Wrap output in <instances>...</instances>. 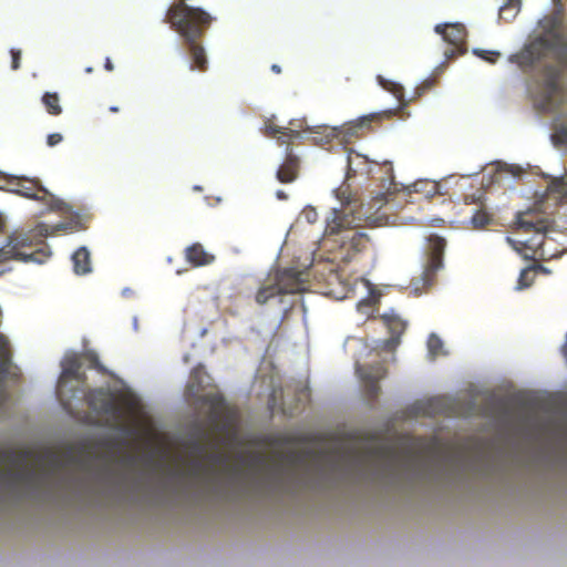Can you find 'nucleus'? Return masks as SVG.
<instances>
[{"label":"nucleus","instance_id":"obj_18","mask_svg":"<svg viewBox=\"0 0 567 567\" xmlns=\"http://www.w3.org/2000/svg\"><path fill=\"white\" fill-rule=\"evenodd\" d=\"M299 171V157L292 152V150H288L285 161L276 172V178L282 184H289L298 178Z\"/></svg>","mask_w":567,"mask_h":567},{"label":"nucleus","instance_id":"obj_58","mask_svg":"<svg viewBox=\"0 0 567 567\" xmlns=\"http://www.w3.org/2000/svg\"><path fill=\"white\" fill-rule=\"evenodd\" d=\"M54 464H55V465H59L60 463H59V462H55Z\"/></svg>","mask_w":567,"mask_h":567},{"label":"nucleus","instance_id":"obj_47","mask_svg":"<svg viewBox=\"0 0 567 567\" xmlns=\"http://www.w3.org/2000/svg\"><path fill=\"white\" fill-rule=\"evenodd\" d=\"M276 197L280 200H286L288 198V195L284 190H277Z\"/></svg>","mask_w":567,"mask_h":567},{"label":"nucleus","instance_id":"obj_2","mask_svg":"<svg viewBox=\"0 0 567 567\" xmlns=\"http://www.w3.org/2000/svg\"><path fill=\"white\" fill-rule=\"evenodd\" d=\"M324 447L326 437L319 433L279 434L270 441L274 458L251 461H393L388 444L375 436L353 442V454L344 457L324 458Z\"/></svg>","mask_w":567,"mask_h":567},{"label":"nucleus","instance_id":"obj_28","mask_svg":"<svg viewBox=\"0 0 567 567\" xmlns=\"http://www.w3.org/2000/svg\"><path fill=\"white\" fill-rule=\"evenodd\" d=\"M41 101L50 115L58 116L62 113L58 93L47 92L43 94Z\"/></svg>","mask_w":567,"mask_h":567},{"label":"nucleus","instance_id":"obj_32","mask_svg":"<svg viewBox=\"0 0 567 567\" xmlns=\"http://www.w3.org/2000/svg\"><path fill=\"white\" fill-rule=\"evenodd\" d=\"M378 82L384 90L391 92L398 99V101H400V102L402 101V99H403L402 85H400L393 81L386 80V79L382 78L381 75L378 76Z\"/></svg>","mask_w":567,"mask_h":567},{"label":"nucleus","instance_id":"obj_8","mask_svg":"<svg viewBox=\"0 0 567 567\" xmlns=\"http://www.w3.org/2000/svg\"><path fill=\"white\" fill-rule=\"evenodd\" d=\"M301 277L302 272L295 268H286L276 271L274 278L262 285L256 292V302L258 305H265L277 296L300 292L305 285Z\"/></svg>","mask_w":567,"mask_h":567},{"label":"nucleus","instance_id":"obj_50","mask_svg":"<svg viewBox=\"0 0 567 567\" xmlns=\"http://www.w3.org/2000/svg\"><path fill=\"white\" fill-rule=\"evenodd\" d=\"M435 446V442L434 441H431L426 447L429 449H433Z\"/></svg>","mask_w":567,"mask_h":567},{"label":"nucleus","instance_id":"obj_11","mask_svg":"<svg viewBox=\"0 0 567 567\" xmlns=\"http://www.w3.org/2000/svg\"><path fill=\"white\" fill-rule=\"evenodd\" d=\"M82 393L87 406L96 414L106 416L113 423H121L124 419V409L117 399L107 390L93 389L87 392L79 390Z\"/></svg>","mask_w":567,"mask_h":567},{"label":"nucleus","instance_id":"obj_55","mask_svg":"<svg viewBox=\"0 0 567 567\" xmlns=\"http://www.w3.org/2000/svg\"><path fill=\"white\" fill-rule=\"evenodd\" d=\"M472 174H463V177H471Z\"/></svg>","mask_w":567,"mask_h":567},{"label":"nucleus","instance_id":"obj_13","mask_svg":"<svg viewBox=\"0 0 567 567\" xmlns=\"http://www.w3.org/2000/svg\"><path fill=\"white\" fill-rule=\"evenodd\" d=\"M426 265L422 272L421 279L423 280L424 287H430L435 281V275L439 269L443 266V252L445 249V239L431 234L426 237Z\"/></svg>","mask_w":567,"mask_h":567},{"label":"nucleus","instance_id":"obj_31","mask_svg":"<svg viewBox=\"0 0 567 567\" xmlns=\"http://www.w3.org/2000/svg\"><path fill=\"white\" fill-rule=\"evenodd\" d=\"M265 134L269 137H276L278 134H284L285 136H300L299 132L296 130L281 127L275 125L274 123H267L265 125Z\"/></svg>","mask_w":567,"mask_h":567},{"label":"nucleus","instance_id":"obj_38","mask_svg":"<svg viewBox=\"0 0 567 567\" xmlns=\"http://www.w3.org/2000/svg\"><path fill=\"white\" fill-rule=\"evenodd\" d=\"M9 475L12 476L13 481H16V482H24V481H30L32 478V474L29 472H24V471H20L16 474H9Z\"/></svg>","mask_w":567,"mask_h":567},{"label":"nucleus","instance_id":"obj_20","mask_svg":"<svg viewBox=\"0 0 567 567\" xmlns=\"http://www.w3.org/2000/svg\"><path fill=\"white\" fill-rule=\"evenodd\" d=\"M396 114L394 110H385L378 113H371L369 115L360 117L358 121L351 124L349 131L351 134L357 136L363 135L365 130H369L373 122H380L382 120H390Z\"/></svg>","mask_w":567,"mask_h":567},{"label":"nucleus","instance_id":"obj_40","mask_svg":"<svg viewBox=\"0 0 567 567\" xmlns=\"http://www.w3.org/2000/svg\"><path fill=\"white\" fill-rule=\"evenodd\" d=\"M532 266H533L534 270L536 271V275H538V274L549 275L550 274V270L540 264H533Z\"/></svg>","mask_w":567,"mask_h":567},{"label":"nucleus","instance_id":"obj_37","mask_svg":"<svg viewBox=\"0 0 567 567\" xmlns=\"http://www.w3.org/2000/svg\"><path fill=\"white\" fill-rule=\"evenodd\" d=\"M63 137L60 133H51L47 137V144L53 147L62 142Z\"/></svg>","mask_w":567,"mask_h":567},{"label":"nucleus","instance_id":"obj_44","mask_svg":"<svg viewBox=\"0 0 567 567\" xmlns=\"http://www.w3.org/2000/svg\"><path fill=\"white\" fill-rule=\"evenodd\" d=\"M467 463H463V470H462V473H463V493L465 492V486H466V474H467V467L465 466Z\"/></svg>","mask_w":567,"mask_h":567},{"label":"nucleus","instance_id":"obj_25","mask_svg":"<svg viewBox=\"0 0 567 567\" xmlns=\"http://www.w3.org/2000/svg\"><path fill=\"white\" fill-rule=\"evenodd\" d=\"M555 9L553 14L545 20L544 28L548 30H561L567 28V24L563 23L564 16V0H553Z\"/></svg>","mask_w":567,"mask_h":567},{"label":"nucleus","instance_id":"obj_4","mask_svg":"<svg viewBox=\"0 0 567 567\" xmlns=\"http://www.w3.org/2000/svg\"><path fill=\"white\" fill-rule=\"evenodd\" d=\"M162 465L163 463H155ZM192 473L203 475L208 481H216L218 472H226L230 475H239L243 472L261 473H296L300 471H327V465H333L337 470L339 465H348L347 470H364V465L372 463H188ZM374 465H385L383 470L395 472L402 470L400 465H416V463H373ZM420 463H417L419 465Z\"/></svg>","mask_w":567,"mask_h":567},{"label":"nucleus","instance_id":"obj_54","mask_svg":"<svg viewBox=\"0 0 567 567\" xmlns=\"http://www.w3.org/2000/svg\"><path fill=\"white\" fill-rule=\"evenodd\" d=\"M92 71H93V69L91 66L85 69V72H87V73H91Z\"/></svg>","mask_w":567,"mask_h":567},{"label":"nucleus","instance_id":"obj_3","mask_svg":"<svg viewBox=\"0 0 567 567\" xmlns=\"http://www.w3.org/2000/svg\"><path fill=\"white\" fill-rule=\"evenodd\" d=\"M214 18L199 7L187 4V0H176L166 12L163 20L183 39L189 54V69L206 72L208 60L202 39L210 27Z\"/></svg>","mask_w":567,"mask_h":567},{"label":"nucleus","instance_id":"obj_10","mask_svg":"<svg viewBox=\"0 0 567 567\" xmlns=\"http://www.w3.org/2000/svg\"><path fill=\"white\" fill-rule=\"evenodd\" d=\"M83 362L76 353L68 354L61 362V374L56 385V395L63 405H69L71 399L78 398L80 389H69L70 381H76L79 383L85 382V374L81 371Z\"/></svg>","mask_w":567,"mask_h":567},{"label":"nucleus","instance_id":"obj_12","mask_svg":"<svg viewBox=\"0 0 567 567\" xmlns=\"http://www.w3.org/2000/svg\"><path fill=\"white\" fill-rule=\"evenodd\" d=\"M0 461H78L71 456L62 457L54 446L23 445L10 449Z\"/></svg>","mask_w":567,"mask_h":567},{"label":"nucleus","instance_id":"obj_1","mask_svg":"<svg viewBox=\"0 0 567 567\" xmlns=\"http://www.w3.org/2000/svg\"><path fill=\"white\" fill-rule=\"evenodd\" d=\"M545 52L550 53L555 63H544L537 70L536 95L543 110H554L563 106L567 100V28H544V34L520 52L512 54L509 61L525 71L534 66Z\"/></svg>","mask_w":567,"mask_h":567},{"label":"nucleus","instance_id":"obj_42","mask_svg":"<svg viewBox=\"0 0 567 567\" xmlns=\"http://www.w3.org/2000/svg\"><path fill=\"white\" fill-rule=\"evenodd\" d=\"M486 53H487L488 55H486V56L484 55L483 58H484L485 60H487L488 62H492V63L496 62V60H497V59L499 58V55H501L498 52H486Z\"/></svg>","mask_w":567,"mask_h":567},{"label":"nucleus","instance_id":"obj_15","mask_svg":"<svg viewBox=\"0 0 567 567\" xmlns=\"http://www.w3.org/2000/svg\"><path fill=\"white\" fill-rule=\"evenodd\" d=\"M355 371L364 384L367 398L370 401H375L381 391L379 382L385 378L386 368L383 363L377 362L374 364H358Z\"/></svg>","mask_w":567,"mask_h":567},{"label":"nucleus","instance_id":"obj_57","mask_svg":"<svg viewBox=\"0 0 567 567\" xmlns=\"http://www.w3.org/2000/svg\"><path fill=\"white\" fill-rule=\"evenodd\" d=\"M24 464H25V465H29L30 463H29V462H25Z\"/></svg>","mask_w":567,"mask_h":567},{"label":"nucleus","instance_id":"obj_53","mask_svg":"<svg viewBox=\"0 0 567 567\" xmlns=\"http://www.w3.org/2000/svg\"><path fill=\"white\" fill-rule=\"evenodd\" d=\"M481 465H496L497 463H488V462H485V463H480Z\"/></svg>","mask_w":567,"mask_h":567},{"label":"nucleus","instance_id":"obj_30","mask_svg":"<svg viewBox=\"0 0 567 567\" xmlns=\"http://www.w3.org/2000/svg\"><path fill=\"white\" fill-rule=\"evenodd\" d=\"M536 276H537L536 271L534 270L532 265L524 268L520 271L518 280H517V289L522 290V289L529 288L534 284Z\"/></svg>","mask_w":567,"mask_h":567},{"label":"nucleus","instance_id":"obj_34","mask_svg":"<svg viewBox=\"0 0 567 567\" xmlns=\"http://www.w3.org/2000/svg\"><path fill=\"white\" fill-rule=\"evenodd\" d=\"M23 176H3L4 185H0V189L12 192L16 194L14 188H20Z\"/></svg>","mask_w":567,"mask_h":567},{"label":"nucleus","instance_id":"obj_41","mask_svg":"<svg viewBox=\"0 0 567 567\" xmlns=\"http://www.w3.org/2000/svg\"><path fill=\"white\" fill-rule=\"evenodd\" d=\"M305 217L309 223H315L317 219V212L315 209L306 210Z\"/></svg>","mask_w":567,"mask_h":567},{"label":"nucleus","instance_id":"obj_36","mask_svg":"<svg viewBox=\"0 0 567 567\" xmlns=\"http://www.w3.org/2000/svg\"><path fill=\"white\" fill-rule=\"evenodd\" d=\"M10 53H11V58H12L11 69L16 71L20 68L22 53H21V50H19V49H11Z\"/></svg>","mask_w":567,"mask_h":567},{"label":"nucleus","instance_id":"obj_5","mask_svg":"<svg viewBox=\"0 0 567 567\" xmlns=\"http://www.w3.org/2000/svg\"><path fill=\"white\" fill-rule=\"evenodd\" d=\"M200 403L206 411L205 429H197L188 461H228L223 457L206 458L209 449L217 445L220 436L229 434L236 421V412L227 405L223 395L218 393L205 394L200 398ZM127 461H135L128 458ZM175 461H184L176 458Z\"/></svg>","mask_w":567,"mask_h":567},{"label":"nucleus","instance_id":"obj_27","mask_svg":"<svg viewBox=\"0 0 567 567\" xmlns=\"http://www.w3.org/2000/svg\"><path fill=\"white\" fill-rule=\"evenodd\" d=\"M411 193L423 195L425 198H430L437 194V184L433 181H417L411 185Z\"/></svg>","mask_w":567,"mask_h":567},{"label":"nucleus","instance_id":"obj_51","mask_svg":"<svg viewBox=\"0 0 567 567\" xmlns=\"http://www.w3.org/2000/svg\"><path fill=\"white\" fill-rule=\"evenodd\" d=\"M110 111H111V112H114V113H115V112H118V107H117V106H111V107H110Z\"/></svg>","mask_w":567,"mask_h":567},{"label":"nucleus","instance_id":"obj_33","mask_svg":"<svg viewBox=\"0 0 567 567\" xmlns=\"http://www.w3.org/2000/svg\"><path fill=\"white\" fill-rule=\"evenodd\" d=\"M81 361L86 363L89 368L95 369L99 372L104 373L105 368L101 364L99 355L93 351H86L82 355H80Z\"/></svg>","mask_w":567,"mask_h":567},{"label":"nucleus","instance_id":"obj_39","mask_svg":"<svg viewBox=\"0 0 567 567\" xmlns=\"http://www.w3.org/2000/svg\"><path fill=\"white\" fill-rule=\"evenodd\" d=\"M276 137H277L278 143H279L280 145H285V144H286L287 146H289V145H290V141H291L292 138H297L298 136H285L284 134H279V136H276ZM288 150H291V148H290V147H287V151H288Z\"/></svg>","mask_w":567,"mask_h":567},{"label":"nucleus","instance_id":"obj_16","mask_svg":"<svg viewBox=\"0 0 567 567\" xmlns=\"http://www.w3.org/2000/svg\"><path fill=\"white\" fill-rule=\"evenodd\" d=\"M485 199V190L480 188L475 194L472 195H463L464 204H475L476 207L472 212V216L468 220L472 229H483L486 226L491 225L493 221V215L486 209L484 204Z\"/></svg>","mask_w":567,"mask_h":567},{"label":"nucleus","instance_id":"obj_19","mask_svg":"<svg viewBox=\"0 0 567 567\" xmlns=\"http://www.w3.org/2000/svg\"><path fill=\"white\" fill-rule=\"evenodd\" d=\"M415 408L417 411L430 416L437 414L450 415L453 412L452 403L445 396L432 398L425 402L419 403Z\"/></svg>","mask_w":567,"mask_h":567},{"label":"nucleus","instance_id":"obj_22","mask_svg":"<svg viewBox=\"0 0 567 567\" xmlns=\"http://www.w3.org/2000/svg\"><path fill=\"white\" fill-rule=\"evenodd\" d=\"M546 196L559 203H567V175L553 178L546 188Z\"/></svg>","mask_w":567,"mask_h":567},{"label":"nucleus","instance_id":"obj_17","mask_svg":"<svg viewBox=\"0 0 567 567\" xmlns=\"http://www.w3.org/2000/svg\"><path fill=\"white\" fill-rule=\"evenodd\" d=\"M435 31L446 43L452 45L450 50L444 51L445 56L447 59L455 58L461 52V24H437Z\"/></svg>","mask_w":567,"mask_h":567},{"label":"nucleus","instance_id":"obj_46","mask_svg":"<svg viewBox=\"0 0 567 567\" xmlns=\"http://www.w3.org/2000/svg\"><path fill=\"white\" fill-rule=\"evenodd\" d=\"M347 162H348V169L354 171V168L352 167V162H353V153L352 152L349 153Z\"/></svg>","mask_w":567,"mask_h":567},{"label":"nucleus","instance_id":"obj_52","mask_svg":"<svg viewBox=\"0 0 567 567\" xmlns=\"http://www.w3.org/2000/svg\"><path fill=\"white\" fill-rule=\"evenodd\" d=\"M417 447H424L423 442L421 440H417Z\"/></svg>","mask_w":567,"mask_h":567},{"label":"nucleus","instance_id":"obj_26","mask_svg":"<svg viewBox=\"0 0 567 567\" xmlns=\"http://www.w3.org/2000/svg\"><path fill=\"white\" fill-rule=\"evenodd\" d=\"M522 8V0H507L498 11V17L504 22H512L517 14L519 13Z\"/></svg>","mask_w":567,"mask_h":567},{"label":"nucleus","instance_id":"obj_43","mask_svg":"<svg viewBox=\"0 0 567 567\" xmlns=\"http://www.w3.org/2000/svg\"><path fill=\"white\" fill-rule=\"evenodd\" d=\"M7 230V219L3 214L0 213V235H3Z\"/></svg>","mask_w":567,"mask_h":567},{"label":"nucleus","instance_id":"obj_24","mask_svg":"<svg viewBox=\"0 0 567 567\" xmlns=\"http://www.w3.org/2000/svg\"><path fill=\"white\" fill-rule=\"evenodd\" d=\"M73 269L78 275L91 272V257L85 247H80L72 256Z\"/></svg>","mask_w":567,"mask_h":567},{"label":"nucleus","instance_id":"obj_48","mask_svg":"<svg viewBox=\"0 0 567 567\" xmlns=\"http://www.w3.org/2000/svg\"><path fill=\"white\" fill-rule=\"evenodd\" d=\"M271 70H272L275 73H277V74H279V73L281 72L280 66H279V65H277V64H272V65H271Z\"/></svg>","mask_w":567,"mask_h":567},{"label":"nucleus","instance_id":"obj_56","mask_svg":"<svg viewBox=\"0 0 567 567\" xmlns=\"http://www.w3.org/2000/svg\"><path fill=\"white\" fill-rule=\"evenodd\" d=\"M3 176H4V175L0 172V177H2V178H3Z\"/></svg>","mask_w":567,"mask_h":567},{"label":"nucleus","instance_id":"obj_6","mask_svg":"<svg viewBox=\"0 0 567 567\" xmlns=\"http://www.w3.org/2000/svg\"><path fill=\"white\" fill-rule=\"evenodd\" d=\"M550 228L551 225L547 219L524 213L517 218L516 231L520 236L530 235V237H506V241L525 259L550 258L556 255L546 250L548 240H551L548 235Z\"/></svg>","mask_w":567,"mask_h":567},{"label":"nucleus","instance_id":"obj_35","mask_svg":"<svg viewBox=\"0 0 567 567\" xmlns=\"http://www.w3.org/2000/svg\"><path fill=\"white\" fill-rule=\"evenodd\" d=\"M551 138L556 145L567 146V124L557 127Z\"/></svg>","mask_w":567,"mask_h":567},{"label":"nucleus","instance_id":"obj_45","mask_svg":"<svg viewBox=\"0 0 567 567\" xmlns=\"http://www.w3.org/2000/svg\"><path fill=\"white\" fill-rule=\"evenodd\" d=\"M104 68H105V70H107L109 72H111V71H113V70H114V65H113V63H112V61H111V59H110V58H106L105 63H104Z\"/></svg>","mask_w":567,"mask_h":567},{"label":"nucleus","instance_id":"obj_23","mask_svg":"<svg viewBox=\"0 0 567 567\" xmlns=\"http://www.w3.org/2000/svg\"><path fill=\"white\" fill-rule=\"evenodd\" d=\"M381 319L392 334V339L398 342L405 331L406 322L394 311L383 313Z\"/></svg>","mask_w":567,"mask_h":567},{"label":"nucleus","instance_id":"obj_21","mask_svg":"<svg viewBox=\"0 0 567 567\" xmlns=\"http://www.w3.org/2000/svg\"><path fill=\"white\" fill-rule=\"evenodd\" d=\"M185 258L194 267L206 266L215 260L214 255L208 254L198 243L185 249Z\"/></svg>","mask_w":567,"mask_h":567},{"label":"nucleus","instance_id":"obj_29","mask_svg":"<svg viewBox=\"0 0 567 567\" xmlns=\"http://www.w3.org/2000/svg\"><path fill=\"white\" fill-rule=\"evenodd\" d=\"M427 350L432 359L446 354V352L444 351L443 341L435 333L430 334L427 339Z\"/></svg>","mask_w":567,"mask_h":567},{"label":"nucleus","instance_id":"obj_49","mask_svg":"<svg viewBox=\"0 0 567 567\" xmlns=\"http://www.w3.org/2000/svg\"><path fill=\"white\" fill-rule=\"evenodd\" d=\"M198 373H199V369H195V370L193 371L192 378H193V379H196Z\"/></svg>","mask_w":567,"mask_h":567},{"label":"nucleus","instance_id":"obj_14","mask_svg":"<svg viewBox=\"0 0 567 567\" xmlns=\"http://www.w3.org/2000/svg\"><path fill=\"white\" fill-rule=\"evenodd\" d=\"M14 190L16 194L22 197L41 202L52 210L62 209L63 202L43 187L38 178H28L23 176L20 188H14Z\"/></svg>","mask_w":567,"mask_h":567},{"label":"nucleus","instance_id":"obj_9","mask_svg":"<svg viewBox=\"0 0 567 567\" xmlns=\"http://www.w3.org/2000/svg\"><path fill=\"white\" fill-rule=\"evenodd\" d=\"M331 216L332 217L327 221V234L334 235L346 231L347 235L343 237L346 239L343 247L348 251L358 254L368 248L370 243L369 237L364 233L351 228L353 217L338 209H333Z\"/></svg>","mask_w":567,"mask_h":567},{"label":"nucleus","instance_id":"obj_7","mask_svg":"<svg viewBox=\"0 0 567 567\" xmlns=\"http://www.w3.org/2000/svg\"><path fill=\"white\" fill-rule=\"evenodd\" d=\"M48 236L47 228L41 225L35 230H14L6 238L1 248L7 252L8 262L11 260L21 262L43 264L51 256L50 248L42 241Z\"/></svg>","mask_w":567,"mask_h":567}]
</instances>
